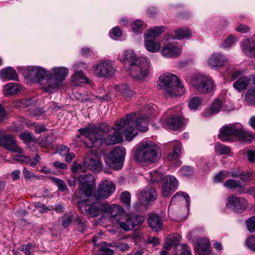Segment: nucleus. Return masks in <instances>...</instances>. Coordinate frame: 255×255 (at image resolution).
<instances>
[{
  "label": "nucleus",
  "mask_w": 255,
  "mask_h": 255,
  "mask_svg": "<svg viewBox=\"0 0 255 255\" xmlns=\"http://www.w3.org/2000/svg\"><path fill=\"white\" fill-rule=\"evenodd\" d=\"M116 123L113 127L114 132L109 135L106 138H104L102 129L94 125H91L85 128H81L79 129V132L88 138L92 143L89 147L95 146L99 148L103 143L107 145L115 144L121 142L123 141V136L119 132L122 129H116L115 128Z\"/></svg>",
  "instance_id": "nucleus-1"
},
{
  "label": "nucleus",
  "mask_w": 255,
  "mask_h": 255,
  "mask_svg": "<svg viewBox=\"0 0 255 255\" xmlns=\"http://www.w3.org/2000/svg\"><path fill=\"white\" fill-rule=\"evenodd\" d=\"M148 116L135 118L134 113L127 114L115 127L116 129H124L123 134L127 140H131L138 133L137 129L146 131L148 129Z\"/></svg>",
  "instance_id": "nucleus-2"
},
{
  "label": "nucleus",
  "mask_w": 255,
  "mask_h": 255,
  "mask_svg": "<svg viewBox=\"0 0 255 255\" xmlns=\"http://www.w3.org/2000/svg\"><path fill=\"white\" fill-rule=\"evenodd\" d=\"M134 157L136 160L140 163H155L160 157V148L151 140L141 141L137 146Z\"/></svg>",
  "instance_id": "nucleus-3"
},
{
  "label": "nucleus",
  "mask_w": 255,
  "mask_h": 255,
  "mask_svg": "<svg viewBox=\"0 0 255 255\" xmlns=\"http://www.w3.org/2000/svg\"><path fill=\"white\" fill-rule=\"evenodd\" d=\"M219 138L223 141H233L235 139L241 142H249L254 138L253 134L241 124L226 125L220 129Z\"/></svg>",
  "instance_id": "nucleus-4"
},
{
  "label": "nucleus",
  "mask_w": 255,
  "mask_h": 255,
  "mask_svg": "<svg viewBox=\"0 0 255 255\" xmlns=\"http://www.w3.org/2000/svg\"><path fill=\"white\" fill-rule=\"evenodd\" d=\"M158 86L164 91L165 94L171 97L182 95L185 92V88L178 78L170 73L163 74L159 77Z\"/></svg>",
  "instance_id": "nucleus-5"
},
{
  "label": "nucleus",
  "mask_w": 255,
  "mask_h": 255,
  "mask_svg": "<svg viewBox=\"0 0 255 255\" xmlns=\"http://www.w3.org/2000/svg\"><path fill=\"white\" fill-rule=\"evenodd\" d=\"M150 61L145 57H141L136 62L129 66L130 75L137 80H142L149 73Z\"/></svg>",
  "instance_id": "nucleus-6"
},
{
  "label": "nucleus",
  "mask_w": 255,
  "mask_h": 255,
  "mask_svg": "<svg viewBox=\"0 0 255 255\" xmlns=\"http://www.w3.org/2000/svg\"><path fill=\"white\" fill-rule=\"evenodd\" d=\"M191 83L197 91L203 94L211 93L215 88L212 79L202 74L195 75L192 78Z\"/></svg>",
  "instance_id": "nucleus-7"
},
{
  "label": "nucleus",
  "mask_w": 255,
  "mask_h": 255,
  "mask_svg": "<svg viewBox=\"0 0 255 255\" xmlns=\"http://www.w3.org/2000/svg\"><path fill=\"white\" fill-rule=\"evenodd\" d=\"M94 200L92 202L86 201L79 203L80 210L82 214L90 217H97L104 209V203L101 201Z\"/></svg>",
  "instance_id": "nucleus-8"
},
{
  "label": "nucleus",
  "mask_w": 255,
  "mask_h": 255,
  "mask_svg": "<svg viewBox=\"0 0 255 255\" xmlns=\"http://www.w3.org/2000/svg\"><path fill=\"white\" fill-rule=\"evenodd\" d=\"M126 152L124 147L116 146L110 152L106 159V162L111 167L116 169L122 168Z\"/></svg>",
  "instance_id": "nucleus-9"
},
{
  "label": "nucleus",
  "mask_w": 255,
  "mask_h": 255,
  "mask_svg": "<svg viewBox=\"0 0 255 255\" xmlns=\"http://www.w3.org/2000/svg\"><path fill=\"white\" fill-rule=\"evenodd\" d=\"M79 181L80 187L78 190L87 197L91 196L95 184L93 175L89 173L80 175L79 177Z\"/></svg>",
  "instance_id": "nucleus-10"
},
{
  "label": "nucleus",
  "mask_w": 255,
  "mask_h": 255,
  "mask_svg": "<svg viewBox=\"0 0 255 255\" xmlns=\"http://www.w3.org/2000/svg\"><path fill=\"white\" fill-rule=\"evenodd\" d=\"M115 190V185L110 181L105 180L101 182L97 191L95 193L93 198L100 201L110 196Z\"/></svg>",
  "instance_id": "nucleus-11"
},
{
  "label": "nucleus",
  "mask_w": 255,
  "mask_h": 255,
  "mask_svg": "<svg viewBox=\"0 0 255 255\" xmlns=\"http://www.w3.org/2000/svg\"><path fill=\"white\" fill-rule=\"evenodd\" d=\"M84 164L87 167V169L93 172H98L102 168V163L100 156L94 152L86 154L84 159Z\"/></svg>",
  "instance_id": "nucleus-12"
},
{
  "label": "nucleus",
  "mask_w": 255,
  "mask_h": 255,
  "mask_svg": "<svg viewBox=\"0 0 255 255\" xmlns=\"http://www.w3.org/2000/svg\"><path fill=\"white\" fill-rule=\"evenodd\" d=\"M0 145L12 152H23V149L17 145L15 138L13 135L8 134L0 137Z\"/></svg>",
  "instance_id": "nucleus-13"
},
{
  "label": "nucleus",
  "mask_w": 255,
  "mask_h": 255,
  "mask_svg": "<svg viewBox=\"0 0 255 255\" xmlns=\"http://www.w3.org/2000/svg\"><path fill=\"white\" fill-rule=\"evenodd\" d=\"M248 206L247 201L243 197L231 196L228 197L227 207L237 213H242Z\"/></svg>",
  "instance_id": "nucleus-14"
},
{
  "label": "nucleus",
  "mask_w": 255,
  "mask_h": 255,
  "mask_svg": "<svg viewBox=\"0 0 255 255\" xmlns=\"http://www.w3.org/2000/svg\"><path fill=\"white\" fill-rule=\"evenodd\" d=\"M116 69L110 62L100 63L95 67V73L98 77H111L115 74Z\"/></svg>",
  "instance_id": "nucleus-15"
},
{
  "label": "nucleus",
  "mask_w": 255,
  "mask_h": 255,
  "mask_svg": "<svg viewBox=\"0 0 255 255\" xmlns=\"http://www.w3.org/2000/svg\"><path fill=\"white\" fill-rule=\"evenodd\" d=\"M157 195V192L154 188L146 187L140 191L138 198L141 205L147 206L156 199Z\"/></svg>",
  "instance_id": "nucleus-16"
},
{
  "label": "nucleus",
  "mask_w": 255,
  "mask_h": 255,
  "mask_svg": "<svg viewBox=\"0 0 255 255\" xmlns=\"http://www.w3.org/2000/svg\"><path fill=\"white\" fill-rule=\"evenodd\" d=\"M165 180L162 187V195L164 197H168L177 189L178 182L175 177L171 175L166 176Z\"/></svg>",
  "instance_id": "nucleus-17"
},
{
  "label": "nucleus",
  "mask_w": 255,
  "mask_h": 255,
  "mask_svg": "<svg viewBox=\"0 0 255 255\" xmlns=\"http://www.w3.org/2000/svg\"><path fill=\"white\" fill-rule=\"evenodd\" d=\"M227 62V58L221 53L212 54L208 60V63L212 68H221Z\"/></svg>",
  "instance_id": "nucleus-18"
},
{
  "label": "nucleus",
  "mask_w": 255,
  "mask_h": 255,
  "mask_svg": "<svg viewBox=\"0 0 255 255\" xmlns=\"http://www.w3.org/2000/svg\"><path fill=\"white\" fill-rule=\"evenodd\" d=\"M45 75V70L41 67H32L27 68V76L33 81L40 82L44 79Z\"/></svg>",
  "instance_id": "nucleus-19"
},
{
  "label": "nucleus",
  "mask_w": 255,
  "mask_h": 255,
  "mask_svg": "<svg viewBox=\"0 0 255 255\" xmlns=\"http://www.w3.org/2000/svg\"><path fill=\"white\" fill-rule=\"evenodd\" d=\"M103 211L105 213L109 214V218L112 219V218H116V220L119 218L122 217L124 212V209L118 205H113L109 206L104 203V209Z\"/></svg>",
  "instance_id": "nucleus-20"
},
{
  "label": "nucleus",
  "mask_w": 255,
  "mask_h": 255,
  "mask_svg": "<svg viewBox=\"0 0 255 255\" xmlns=\"http://www.w3.org/2000/svg\"><path fill=\"white\" fill-rule=\"evenodd\" d=\"M166 124L169 128L177 130L180 129L183 125V119L179 115H174L167 119Z\"/></svg>",
  "instance_id": "nucleus-21"
},
{
  "label": "nucleus",
  "mask_w": 255,
  "mask_h": 255,
  "mask_svg": "<svg viewBox=\"0 0 255 255\" xmlns=\"http://www.w3.org/2000/svg\"><path fill=\"white\" fill-rule=\"evenodd\" d=\"M180 48L171 43L164 46L161 50L162 55L167 58L177 56L180 54Z\"/></svg>",
  "instance_id": "nucleus-22"
},
{
  "label": "nucleus",
  "mask_w": 255,
  "mask_h": 255,
  "mask_svg": "<svg viewBox=\"0 0 255 255\" xmlns=\"http://www.w3.org/2000/svg\"><path fill=\"white\" fill-rule=\"evenodd\" d=\"M54 78L58 82H62L69 73L67 68L63 67H55L52 69Z\"/></svg>",
  "instance_id": "nucleus-23"
},
{
  "label": "nucleus",
  "mask_w": 255,
  "mask_h": 255,
  "mask_svg": "<svg viewBox=\"0 0 255 255\" xmlns=\"http://www.w3.org/2000/svg\"><path fill=\"white\" fill-rule=\"evenodd\" d=\"M140 58L141 57H136L135 53L131 50H126L124 53L119 56L120 60L122 62L128 61L129 66L136 62L137 60H140Z\"/></svg>",
  "instance_id": "nucleus-24"
},
{
  "label": "nucleus",
  "mask_w": 255,
  "mask_h": 255,
  "mask_svg": "<svg viewBox=\"0 0 255 255\" xmlns=\"http://www.w3.org/2000/svg\"><path fill=\"white\" fill-rule=\"evenodd\" d=\"M149 227L156 232L161 230L162 223L159 216L156 214H152L149 216L148 220Z\"/></svg>",
  "instance_id": "nucleus-25"
},
{
  "label": "nucleus",
  "mask_w": 255,
  "mask_h": 255,
  "mask_svg": "<svg viewBox=\"0 0 255 255\" xmlns=\"http://www.w3.org/2000/svg\"><path fill=\"white\" fill-rule=\"evenodd\" d=\"M243 51L250 57H255V39L247 40L243 46Z\"/></svg>",
  "instance_id": "nucleus-26"
},
{
  "label": "nucleus",
  "mask_w": 255,
  "mask_h": 255,
  "mask_svg": "<svg viewBox=\"0 0 255 255\" xmlns=\"http://www.w3.org/2000/svg\"><path fill=\"white\" fill-rule=\"evenodd\" d=\"M0 77L5 80H17V75L15 70L11 67H7L0 71Z\"/></svg>",
  "instance_id": "nucleus-27"
},
{
  "label": "nucleus",
  "mask_w": 255,
  "mask_h": 255,
  "mask_svg": "<svg viewBox=\"0 0 255 255\" xmlns=\"http://www.w3.org/2000/svg\"><path fill=\"white\" fill-rule=\"evenodd\" d=\"M250 79L247 76H241L234 83L233 87L238 92H241L248 86Z\"/></svg>",
  "instance_id": "nucleus-28"
},
{
  "label": "nucleus",
  "mask_w": 255,
  "mask_h": 255,
  "mask_svg": "<svg viewBox=\"0 0 255 255\" xmlns=\"http://www.w3.org/2000/svg\"><path fill=\"white\" fill-rule=\"evenodd\" d=\"M165 30L163 26H155L151 27L148 30L147 32L144 34L145 39L154 38L159 36Z\"/></svg>",
  "instance_id": "nucleus-29"
},
{
  "label": "nucleus",
  "mask_w": 255,
  "mask_h": 255,
  "mask_svg": "<svg viewBox=\"0 0 255 255\" xmlns=\"http://www.w3.org/2000/svg\"><path fill=\"white\" fill-rule=\"evenodd\" d=\"M223 106L222 101L220 100H216L212 104L211 108L204 112V116L205 117H209L212 114L218 113L221 109Z\"/></svg>",
  "instance_id": "nucleus-30"
},
{
  "label": "nucleus",
  "mask_w": 255,
  "mask_h": 255,
  "mask_svg": "<svg viewBox=\"0 0 255 255\" xmlns=\"http://www.w3.org/2000/svg\"><path fill=\"white\" fill-rule=\"evenodd\" d=\"M244 102L249 106H255V88H250L244 94Z\"/></svg>",
  "instance_id": "nucleus-31"
},
{
  "label": "nucleus",
  "mask_w": 255,
  "mask_h": 255,
  "mask_svg": "<svg viewBox=\"0 0 255 255\" xmlns=\"http://www.w3.org/2000/svg\"><path fill=\"white\" fill-rule=\"evenodd\" d=\"M117 221L119 223L120 227L125 231H128L132 229L128 215L122 216V217L117 219Z\"/></svg>",
  "instance_id": "nucleus-32"
},
{
  "label": "nucleus",
  "mask_w": 255,
  "mask_h": 255,
  "mask_svg": "<svg viewBox=\"0 0 255 255\" xmlns=\"http://www.w3.org/2000/svg\"><path fill=\"white\" fill-rule=\"evenodd\" d=\"M4 90L6 96L15 95L21 91V88L17 83H10L4 86Z\"/></svg>",
  "instance_id": "nucleus-33"
},
{
  "label": "nucleus",
  "mask_w": 255,
  "mask_h": 255,
  "mask_svg": "<svg viewBox=\"0 0 255 255\" xmlns=\"http://www.w3.org/2000/svg\"><path fill=\"white\" fill-rule=\"evenodd\" d=\"M145 39V46L148 51L151 52H156L159 51L161 46L159 43L155 42L152 40Z\"/></svg>",
  "instance_id": "nucleus-34"
},
{
  "label": "nucleus",
  "mask_w": 255,
  "mask_h": 255,
  "mask_svg": "<svg viewBox=\"0 0 255 255\" xmlns=\"http://www.w3.org/2000/svg\"><path fill=\"white\" fill-rule=\"evenodd\" d=\"M116 89L123 94L127 100L130 99L133 96V92L127 85H118L116 86Z\"/></svg>",
  "instance_id": "nucleus-35"
},
{
  "label": "nucleus",
  "mask_w": 255,
  "mask_h": 255,
  "mask_svg": "<svg viewBox=\"0 0 255 255\" xmlns=\"http://www.w3.org/2000/svg\"><path fill=\"white\" fill-rule=\"evenodd\" d=\"M175 37L178 39L188 38L191 36V32L187 27H182L175 31Z\"/></svg>",
  "instance_id": "nucleus-36"
},
{
  "label": "nucleus",
  "mask_w": 255,
  "mask_h": 255,
  "mask_svg": "<svg viewBox=\"0 0 255 255\" xmlns=\"http://www.w3.org/2000/svg\"><path fill=\"white\" fill-rule=\"evenodd\" d=\"M197 246L200 254H204L209 250L210 243L208 239L202 238L198 241Z\"/></svg>",
  "instance_id": "nucleus-37"
},
{
  "label": "nucleus",
  "mask_w": 255,
  "mask_h": 255,
  "mask_svg": "<svg viewBox=\"0 0 255 255\" xmlns=\"http://www.w3.org/2000/svg\"><path fill=\"white\" fill-rule=\"evenodd\" d=\"M179 243V236H169L165 240V245L164 246V248L166 250H169L172 246H177Z\"/></svg>",
  "instance_id": "nucleus-38"
},
{
  "label": "nucleus",
  "mask_w": 255,
  "mask_h": 255,
  "mask_svg": "<svg viewBox=\"0 0 255 255\" xmlns=\"http://www.w3.org/2000/svg\"><path fill=\"white\" fill-rule=\"evenodd\" d=\"M97 251L99 252V255H113V251L108 247V245L104 242H102L100 246L98 245Z\"/></svg>",
  "instance_id": "nucleus-39"
},
{
  "label": "nucleus",
  "mask_w": 255,
  "mask_h": 255,
  "mask_svg": "<svg viewBox=\"0 0 255 255\" xmlns=\"http://www.w3.org/2000/svg\"><path fill=\"white\" fill-rule=\"evenodd\" d=\"M128 216L129 220H130V223L132 229L136 227L139 226L144 221V219L142 216H139L136 215Z\"/></svg>",
  "instance_id": "nucleus-40"
},
{
  "label": "nucleus",
  "mask_w": 255,
  "mask_h": 255,
  "mask_svg": "<svg viewBox=\"0 0 255 255\" xmlns=\"http://www.w3.org/2000/svg\"><path fill=\"white\" fill-rule=\"evenodd\" d=\"M72 81L76 84V81H79L82 83H87L89 82L88 79L84 75L81 71H75L72 76Z\"/></svg>",
  "instance_id": "nucleus-41"
},
{
  "label": "nucleus",
  "mask_w": 255,
  "mask_h": 255,
  "mask_svg": "<svg viewBox=\"0 0 255 255\" xmlns=\"http://www.w3.org/2000/svg\"><path fill=\"white\" fill-rule=\"evenodd\" d=\"M47 85L43 87L46 92L51 93L59 89L61 82H58L56 81L53 82L51 79L47 80Z\"/></svg>",
  "instance_id": "nucleus-42"
},
{
  "label": "nucleus",
  "mask_w": 255,
  "mask_h": 255,
  "mask_svg": "<svg viewBox=\"0 0 255 255\" xmlns=\"http://www.w3.org/2000/svg\"><path fill=\"white\" fill-rule=\"evenodd\" d=\"M215 150L218 154L223 155L229 153L231 151V149L229 146L220 143H217L215 145Z\"/></svg>",
  "instance_id": "nucleus-43"
},
{
  "label": "nucleus",
  "mask_w": 255,
  "mask_h": 255,
  "mask_svg": "<svg viewBox=\"0 0 255 255\" xmlns=\"http://www.w3.org/2000/svg\"><path fill=\"white\" fill-rule=\"evenodd\" d=\"M181 198H185L187 202L189 201V197L186 193L178 192L172 197L169 209L171 207L172 204H174L176 201H180Z\"/></svg>",
  "instance_id": "nucleus-44"
},
{
  "label": "nucleus",
  "mask_w": 255,
  "mask_h": 255,
  "mask_svg": "<svg viewBox=\"0 0 255 255\" xmlns=\"http://www.w3.org/2000/svg\"><path fill=\"white\" fill-rule=\"evenodd\" d=\"M87 167L84 164H79L74 162L72 165L71 170L73 173H82L86 172Z\"/></svg>",
  "instance_id": "nucleus-45"
},
{
  "label": "nucleus",
  "mask_w": 255,
  "mask_h": 255,
  "mask_svg": "<svg viewBox=\"0 0 255 255\" xmlns=\"http://www.w3.org/2000/svg\"><path fill=\"white\" fill-rule=\"evenodd\" d=\"M201 104V99L199 97H194L189 101V107L191 109L195 110Z\"/></svg>",
  "instance_id": "nucleus-46"
},
{
  "label": "nucleus",
  "mask_w": 255,
  "mask_h": 255,
  "mask_svg": "<svg viewBox=\"0 0 255 255\" xmlns=\"http://www.w3.org/2000/svg\"><path fill=\"white\" fill-rule=\"evenodd\" d=\"M51 180L58 187V189L61 191H65L67 190V187L66 183L61 179H58L55 177H51Z\"/></svg>",
  "instance_id": "nucleus-47"
},
{
  "label": "nucleus",
  "mask_w": 255,
  "mask_h": 255,
  "mask_svg": "<svg viewBox=\"0 0 255 255\" xmlns=\"http://www.w3.org/2000/svg\"><path fill=\"white\" fill-rule=\"evenodd\" d=\"M224 186L230 189H233L241 187V184L238 180L228 179L224 182Z\"/></svg>",
  "instance_id": "nucleus-48"
},
{
  "label": "nucleus",
  "mask_w": 255,
  "mask_h": 255,
  "mask_svg": "<svg viewBox=\"0 0 255 255\" xmlns=\"http://www.w3.org/2000/svg\"><path fill=\"white\" fill-rule=\"evenodd\" d=\"M230 177L232 176L233 177H240L242 180L245 181H248L250 180L251 177L250 175H246L243 173H241L238 171H233L229 172Z\"/></svg>",
  "instance_id": "nucleus-49"
},
{
  "label": "nucleus",
  "mask_w": 255,
  "mask_h": 255,
  "mask_svg": "<svg viewBox=\"0 0 255 255\" xmlns=\"http://www.w3.org/2000/svg\"><path fill=\"white\" fill-rule=\"evenodd\" d=\"M229 177V172L227 171H222L215 176L214 178V181L216 182H220Z\"/></svg>",
  "instance_id": "nucleus-50"
},
{
  "label": "nucleus",
  "mask_w": 255,
  "mask_h": 255,
  "mask_svg": "<svg viewBox=\"0 0 255 255\" xmlns=\"http://www.w3.org/2000/svg\"><path fill=\"white\" fill-rule=\"evenodd\" d=\"M163 177V175L157 171L150 172V180L152 183L158 182Z\"/></svg>",
  "instance_id": "nucleus-51"
},
{
  "label": "nucleus",
  "mask_w": 255,
  "mask_h": 255,
  "mask_svg": "<svg viewBox=\"0 0 255 255\" xmlns=\"http://www.w3.org/2000/svg\"><path fill=\"white\" fill-rule=\"evenodd\" d=\"M121 199L127 208H129L130 203V195L129 193L127 191L122 193Z\"/></svg>",
  "instance_id": "nucleus-52"
},
{
  "label": "nucleus",
  "mask_w": 255,
  "mask_h": 255,
  "mask_svg": "<svg viewBox=\"0 0 255 255\" xmlns=\"http://www.w3.org/2000/svg\"><path fill=\"white\" fill-rule=\"evenodd\" d=\"M245 244L248 248L255 252V235L248 238L246 240Z\"/></svg>",
  "instance_id": "nucleus-53"
},
{
  "label": "nucleus",
  "mask_w": 255,
  "mask_h": 255,
  "mask_svg": "<svg viewBox=\"0 0 255 255\" xmlns=\"http://www.w3.org/2000/svg\"><path fill=\"white\" fill-rule=\"evenodd\" d=\"M180 173L181 176L184 177H189L193 174V168L190 166H185L180 169Z\"/></svg>",
  "instance_id": "nucleus-54"
},
{
  "label": "nucleus",
  "mask_w": 255,
  "mask_h": 255,
  "mask_svg": "<svg viewBox=\"0 0 255 255\" xmlns=\"http://www.w3.org/2000/svg\"><path fill=\"white\" fill-rule=\"evenodd\" d=\"M248 229L251 233L255 232V216H253L246 221Z\"/></svg>",
  "instance_id": "nucleus-55"
},
{
  "label": "nucleus",
  "mask_w": 255,
  "mask_h": 255,
  "mask_svg": "<svg viewBox=\"0 0 255 255\" xmlns=\"http://www.w3.org/2000/svg\"><path fill=\"white\" fill-rule=\"evenodd\" d=\"M33 249L32 245L29 243L21 247V250L24 253L25 255H33Z\"/></svg>",
  "instance_id": "nucleus-56"
},
{
  "label": "nucleus",
  "mask_w": 255,
  "mask_h": 255,
  "mask_svg": "<svg viewBox=\"0 0 255 255\" xmlns=\"http://www.w3.org/2000/svg\"><path fill=\"white\" fill-rule=\"evenodd\" d=\"M237 40V37L233 35H230L224 41V47H230Z\"/></svg>",
  "instance_id": "nucleus-57"
},
{
  "label": "nucleus",
  "mask_w": 255,
  "mask_h": 255,
  "mask_svg": "<svg viewBox=\"0 0 255 255\" xmlns=\"http://www.w3.org/2000/svg\"><path fill=\"white\" fill-rule=\"evenodd\" d=\"M175 255H191V250L190 248L186 245L183 244L181 246L180 251L176 252Z\"/></svg>",
  "instance_id": "nucleus-58"
},
{
  "label": "nucleus",
  "mask_w": 255,
  "mask_h": 255,
  "mask_svg": "<svg viewBox=\"0 0 255 255\" xmlns=\"http://www.w3.org/2000/svg\"><path fill=\"white\" fill-rule=\"evenodd\" d=\"M19 138L26 143L30 142L32 140L31 133L26 131L21 132L19 134Z\"/></svg>",
  "instance_id": "nucleus-59"
},
{
  "label": "nucleus",
  "mask_w": 255,
  "mask_h": 255,
  "mask_svg": "<svg viewBox=\"0 0 255 255\" xmlns=\"http://www.w3.org/2000/svg\"><path fill=\"white\" fill-rule=\"evenodd\" d=\"M20 154L21 153H19V154L14 155L13 156V158L15 160L20 161L24 163H28L31 160L30 158L29 157H27L23 155H21Z\"/></svg>",
  "instance_id": "nucleus-60"
},
{
  "label": "nucleus",
  "mask_w": 255,
  "mask_h": 255,
  "mask_svg": "<svg viewBox=\"0 0 255 255\" xmlns=\"http://www.w3.org/2000/svg\"><path fill=\"white\" fill-rule=\"evenodd\" d=\"M143 25V22L140 20H135L131 25L132 31L134 32H140V30Z\"/></svg>",
  "instance_id": "nucleus-61"
},
{
  "label": "nucleus",
  "mask_w": 255,
  "mask_h": 255,
  "mask_svg": "<svg viewBox=\"0 0 255 255\" xmlns=\"http://www.w3.org/2000/svg\"><path fill=\"white\" fill-rule=\"evenodd\" d=\"M243 153L247 155L250 162H253L255 161V152L254 151L250 149H244Z\"/></svg>",
  "instance_id": "nucleus-62"
},
{
  "label": "nucleus",
  "mask_w": 255,
  "mask_h": 255,
  "mask_svg": "<svg viewBox=\"0 0 255 255\" xmlns=\"http://www.w3.org/2000/svg\"><path fill=\"white\" fill-rule=\"evenodd\" d=\"M154 111V108L153 105H146L142 110L143 115L147 116L151 115L153 113Z\"/></svg>",
  "instance_id": "nucleus-63"
},
{
  "label": "nucleus",
  "mask_w": 255,
  "mask_h": 255,
  "mask_svg": "<svg viewBox=\"0 0 255 255\" xmlns=\"http://www.w3.org/2000/svg\"><path fill=\"white\" fill-rule=\"evenodd\" d=\"M122 33L121 30L118 27H115L113 28L112 32H110V35L113 38H114V37H119L122 35Z\"/></svg>",
  "instance_id": "nucleus-64"
}]
</instances>
